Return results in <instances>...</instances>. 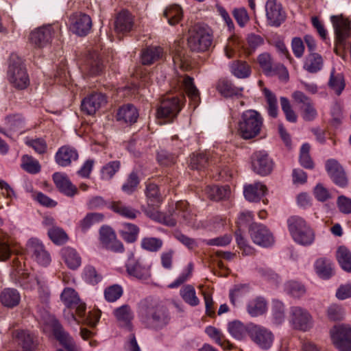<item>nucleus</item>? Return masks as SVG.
<instances>
[{"label": "nucleus", "mask_w": 351, "mask_h": 351, "mask_svg": "<svg viewBox=\"0 0 351 351\" xmlns=\"http://www.w3.org/2000/svg\"><path fill=\"white\" fill-rule=\"evenodd\" d=\"M139 317L146 328L154 330H162L171 319L169 311L164 305L149 300L141 303Z\"/></svg>", "instance_id": "nucleus-1"}, {"label": "nucleus", "mask_w": 351, "mask_h": 351, "mask_svg": "<svg viewBox=\"0 0 351 351\" xmlns=\"http://www.w3.org/2000/svg\"><path fill=\"white\" fill-rule=\"evenodd\" d=\"M61 299L69 308H75L78 318L73 312H69V321H76L77 323L85 322L91 326H95L100 319V313L94 312L86 315V305L82 302L76 291L71 288H65L61 294Z\"/></svg>", "instance_id": "nucleus-2"}, {"label": "nucleus", "mask_w": 351, "mask_h": 351, "mask_svg": "<svg viewBox=\"0 0 351 351\" xmlns=\"http://www.w3.org/2000/svg\"><path fill=\"white\" fill-rule=\"evenodd\" d=\"M13 271L11 272L12 278L26 289H32L36 285L38 287L39 298L43 302H47L49 298L50 293L45 282L41 281L34 276L25 272L19 261H14Z\"/></svg>", "instance_id": "nucleus-3"}, {"label": "nucleus", "mask_w": 351, "mask_h": 351, "mask_svg": "<svg viewBox=\"0 0 351 351\" xmlns=\"http://www.w3.org/2000/svg\"><path fill=\"white\" fill-rule=\"evenodd\" d=\"M263 126V119L257 111L248 110L243 112L239 122L238 133L243 139L257 136Z\"/></svg>", "instance_id": "nucleus-4"}, {"label": "nucleus", "mask_w": 351, "mask_h": 351, "mask_svg": "<svg viewBox=\"0 0 351 351\" xmlns=\"http://www.w3.org/2000/svg\"><path fill=\"white\" fill-rule=\"evenodd\" d=\"M289 231L295 242L299 245L308 246L314 243L315 236L306 221L298 216L291 217L287 220Z\"/></svg>", "instance_id": "nucleus-5"}, {"label": "nucleus", "mask_w": 351, "mask_h": 351, "mask_svg": "<svg viewBox=\"0 0 351 351\" xmlns=\"http://www.w3.org/2000/svg\"><path fill=\"white\" fill-rule=\"evenodd\" d=\"M8 75L10 82L17 89H25L29 84L23 60L16 54L10 56Z\"/></svg>", "instance_id": "nucleus-6"}, {"label": "nucleus", "mask_w": 351, "mask_h": 351, "mask_svg": "<svg viewBox=\"0 0 351 351\" xmlns=\"http://www.w3.org/2000/svg\"><path fill=\"white\" fill-rule=\"evenodd\" d=\"M332 344L339 351H351V326L337 325L330 330Z\"/></svg>", "instance_id": "nucleus-7"}, {"label": "nucleus", "mask_w": 351, "mask_h": 351, "mask_svg": "<svg viewBox=\"0 0 351 351\" xmlns=\"http://www.w3.org/2000/svg\"><path fill=\"white\" fill-rule=\"evenodd\" d=\"M289 322L292 327L301 331H308L313 326V317L301 306H292L289 311Z\"/></svg>", "instance_id": "nucleus-8"}, {"label": "nucleus", "mask_w": 351, "mask_h": 351, "mask_svg": "<svg viewBox=\"0 0 351 351\" xmlns=\"http://www.w3.org/2000/svg\"><path fill=\"white\" fill-rule=\"evenodd\" d=\"M250 328V338L259 348L267 350L272 346L274 335L270 330L255 324Z\"/></svg>", "instance_id": "nucleus-9"}, {"label": "nucleus", "mask_w": 351, "mask_h": 351, "mask_svg": "<svg viewBox=\"0 0 351 351\" xmlns=\"http://www.w3.org/2000/svg\"><path fill=\"white\" fill-rule=\"evenodd\" d=\"M180 100L177 97H167L162 100L157 110V117L164 119V123L171 122L181 110Z\"/></svg>", "instance_id": "nucleus-10"}, {"label": "nucleus", "mask_w": 351, "mask_h": 351, "mask_svg": "<svg viewBox=\"0 0 351 351\" xmlns=\"http://www.w3.org/2000/svg\"><path fill=\"white\" fill-rule=\"evenodd\" d=\"M249 232L253 242L258 245L267 247L274 243L272 233L263 224L254 223L251 225Z\"/></svg>", "instance_id": "nucleus-11"}, {"label": "nucleus", "mask_w": 351, "mask_h": 351, "mask_svg": "<svg viewBox=\"0 0 351 351\" xmlns=\"http://www.w3.org/2000/svg\"><path fill=\"white\" fill-rule=\"evenodd\" d=\"M27 250L39 265L47 267L50 264L51 256L39 240L30 239L27 243Z\"/></svg>", "instance_id": "nucleus-12"}, {"label": "nucleus", "mask_w": 351, "mask_h": 351, "mask_svg": "<svg viewBox=\"0 0 351 351\" xmlns=\"http://www.w3.org/2000/svg\"><path fill=\"white\" fill-rule=\"evenodd\" d=\"M125 267L130 276L141 281L147 280L151 278V266L140 259L130 258Z\"/></svg>", "instance_id": "nucleus-13"}, {"label": "nucleus", "mask_w": 351, "mask_h": 351, "mask_svg": "<svg viewBox=\"0 0 351 351\" xmlns=\"http://www.w3.org/2000/svg\"><path fill=\"white\" fill-rule=\"evenodd\" d=\"M70 29L80 36H86L90 31L92 21L90 17L84 13H75L69 18Z\"/></svg>", "instance_id": "nucleus-14"}, {"label": "nucleus", "mask_w": 351, "mask_h": 351, "mask_svg": "<svg viewBox=\"0 0 351 351\" xmlns=\"http://www.w3.org/2000/svg\"><path fill=\"white\" fill-rule=\"evenodd\" d=\"M49 322L54 336L64 348V350L60 349L58 351H77L73 339L63 330L59 322L53 317H50Z\"/></svg>", "instance_id": "nucleus-15"}, {"label": "nucleus", "mask_w": 351, "mask_h": 351, "mask_svg": "<svg viewBox=\"0 0 351 351\" xmlns=\"http://www.w3.org/2000/svg\"><path fill=\"white\" fill-rule=\"evenodd\" d=\"M252 167L257 174L267 176L272 171L273 162L265 152L258 151L252 156Z\"/></svg>", "instance_id": "nucleus-16"}, {"label": "nucleus", "mask_w": 351, "mask_h": 351, "mask_svg": "<svg viewBox=\"0 0 351 351\" xmlns=\"http://www.w3.org/2000/svg\"><path fill=\"white\" fill-rule=\"evenodd\" d=\"M266 16L271 26L279 27L285 20V12L276 0H267L265 5Z\"/></svg>", "instance_id": "nucleus-17"}, {"label": "nucleus", "mask_w": 351, "mask_h": 351, "mask_svg": "<svg viewBox=\"0 0 351 351\" xmlns=\"http://www.w3.org/2000/svg\"><path fill=\"white\" fill-rule=\"evenodd\" d=\"M331 22L335 29L336 43L340 46L344 45L350 35V21L341 16H332Z\"/></svg>", "instance_id": "nucleus-18"}, {"label": "nucleus", "mask_w": 351, "mask_h": 351, "mask_svg": "<svg viewBox=\"0 0 351 351\" xmlns=\"http://www.w3.org/2000/svg\"><path fill=\"white\" fill-rule=\"evenodd\" d=\"M326 170L333 182L345 187L348 184V178L342 166L335 159H328L325 164Z\"/></svg>", "instance_id": "nucleus-19"}, {"label": "nucleus", "mask_w": 351, "mask_h": 351, "mask_svg": "<svg viewBox=\"0 0 351 351\" xmlns=\"http://www.w3.org/2000/svg\"><path fill=\"white\" fill-rule=\"evenodd\" d=\"M107 102L106 97L101 93H94L85 97L81 104L82 110L93 115Z\"/></svg>", "instance_id": "nucleus-20"}, {"label": "nucleus", "mask_w": 351, "mask_h": 351, "mask_svg": "<svg viewBox=\"0 0 351 351\" xmlns=\"http://www.w3.org/2000/svg\"><path fill=\"white\" fill-rule=\"evenodd\" d=\"M53 33L54 29L51 25H45L32 31L29 40L35 47L41 48L51 42Z\"/></svg>", "instance_id": "nucleus-21"}, {"label": "nucleus", "mask_w": 351, "mask_h": 351, "mask_svg": "<svg viewBox=\"0 0 351 351\" xmlns=\"http://www.w3.org/2000/svg\"><path fill=\"white\" fill-rule=\"evenodd\" d=\"M79 158L77 150L70 145L60 147L55 155L56 163L61 167L69 166Z\"/></svg>", "instance_id": "nucleus-22"}, {"label": "nucleus", "mask_w": 351, "mask_h": 351, "mask_svg": "<svg viewBox=\"0 0 351 351\" xmlns=\"http://www.w3.org/2000/svg\"><path fill=\"white\" fill-rule=\"evenodd\" d=\"M53 180L59 191L66 196L73 197L77 193V189L65 174L55 173L53 175Z\"/></svg>", "instance_id": "nucleus-23"}, {"label": "nucleus", "mask_w": 351, "mask_h": 351, "mask_svg": "<svg viewBox=\"0 0 351 351\" xmlns=\"http://www.w3.org/2000/svg\"><path fill=\"white\" fill-rule=\"evenodd\" d=\"M314 269L317 276L324 280L330 278L335 274L334 264L326 257L317 258L314 263Z\"/></svg>", "instance_id": "nucleus-24"}, {"label": "nucleus", "mask_w": 351, "mask_h": 351, "mask_svg": "<svg viewBox=\"0 0 351 351\" xmlns=\"http://www.w3.org/2000/svg\"><path fill=\"white\" fill-rule=\"evenodd\" d=\"M113 315L121 327L128 330H132V321L134 318V314L128 305L124 304L115 308Z\"/></svg>", "instance_id": "nucleus-25"}, {"label": "nucleus", "mask_w": 351, "mask_h": 351, "mask_svg": "<svg viewBox=\"0 0 351 351\" xmlns=\"http://www.w3.org/2000/svg\"><path fill=\"white\" fill-rule=\"evenodd\" d=\"M133 26V17L129 12L123 10L119 13L114 23L115 31L117 33H128L132 29Z\"/></svg>", "instance_id": "nucleus-26"}, {"label": "nucleus", "mask_w": 351, "mask_h": 351, "mask_svg": "<svg viewBox=\"0 0 351 351\" xmlns=\"http://www.w3.org/2000/svg\"><path fill=\"white\" fill-rule=\"evenodd\" d=\"M267 189L261 182H255L244 187V196L249 202H257L266 194Z\"/></svg>", "instance_id": "nucleus-27"}, {"label": "nucleus", "mask_w": 351, "mask_h": 351, "mask_svg": "<svg viewBox=\"0 0 351 351\" xmlns=\"http://www.w3.org/2000/svg\"><path fill=\"white\" fill-rule=\"evenodd\" d=\"M60 256L66 266L71 269H76L81 265V256L73 247H64L60 250Z\"/></svg>", "instance_id": "nucleus-28"}, {"label": "nucleus", "mask_w": 351, "mask_h": 351, "mask_svg": "<svg viewBox=\"0 0 351 351\" xmlns=\"http://www.w3.org/2000/svg\"><path fill=\"white\" fill-rule=\"evenodd\" d=\"M254 323H250L245 325L243 323L239 320H234L230 322L228 325V330L230 335L237 339H244L247 335L250 337V328L253 326Z\"/></svg>", "instance_id": "nucleus-29"}, {"label": "nucleus", "mask_w": 351, "mask_h": 351, "mask_svg": "<svg viewBox=\"0 0 351 351\" xmlns=\"http://www.w3.org/2000/svg\"><path fill=\"white\" fill-rule=\"evenodd\" d=\"M21 301L19 292L14 288H5L0 294V302L8 308L16 306Z\"/></svg>", "instance_id": "nucleus-30"}, {"label": "nucleus", "mask_w": 351, "mask_h": 351, "mask_svg": "<svg viewBox=\"0 0 351 351\" xmlns=\"http://www.w3.org/2000/svg\"><path fill=\"white\" fill-rule=\"evenodd\" d=\"M247 312L253 317L263 315L267 310V303L265 298L256 297L250 300L246 306Z\"/></svg>", "instance_id": "nucleus-31"}, {"label": "nucleus", "mask_w": 351, "mask_h": 351, "mask_svg": "<svg viewBox=\"0 0 351 351\" xmlns=\"http://www.w3.org/2000/svg\"><path fill=\"white\" fill-rule=\"evenodd\" d=\"M324 65L322 56L317 53H309L304 60L303 68L311 73L319 71Z\"/></svg>", "instance_id": "nucleus-32"}, {"label": "nucleus", "mask_w": 351, "mask_h": 351, "mask_svg": "<svg viewBox=\"0 0 351 351\" xmlns=\"http://www.w3.org/2000/svg\"><path fill=\"white\" fill-rule=\"evenodd\" d=\"M213 32L206 25H199V52L209 49L213 44Z\"/></svg>", "instance_id": "nucleus-33"}, {"label": "nucleus", "mask_w": 351, "mask_h": 351, "mask_svg": "<svg viewBox=\"0 0 351 351\" xmlns=\"http://www.w3.org/2000/svg\"><path fill=\"white\" fill-rule=\"evenodd\" d=\"M109 208L119 215L130 219H134L139 214V211L130 206H127L121 201L112 202Z\"/></svg>", "instance_id": "nucleus-34"}, {"label": "nucleus", "mask_w": 351, "mask_h": 351, "mask_svg": "<svg viewBox=\"0 0 351 351\" xmlns=\"http://www.w3.org/2000/svg\"><path fill=\"white\" fill-rule=\"evenodd\" d=\"M4 124L10 132L22 133L25 131V120L21 114L7 116Z\"/></svg>", "instance_id": "nucleus-35"}, {"label": "nucleus", "mask_w": 351, "mask_h": 351, "mask_svg": "<svg viewBox=\"0 0 351 351\" xmlns=\"http://www.w3.org/2000/svg\"><path fill=\"white\" fill-rule=\"evenodd\" d=\"M138 117L136 108L132 104L124 105L119 109L117 120L123 121L126 123H135Z\"/></svg>", "instance_id": "nucleus-36"}, {"label": "nucleus", "mask_w": 351, "mask_h": 351, "mask_svg": "<svg viewBox=\"0 0 351 351\" xmlns=\"http://www.w3.org/2000/svg\"><path fill=\"white\" fill-rule=\"evenodd\" d=\"M163 49L160 47H149L141 53L143 64L149 65L162 58Z\"/></svg>", "instance_id": "nucleus-37"}, {"label": "nucleus", "mask_w": 351, "mask_h": 351, "mask_svg": "<svg viewBox=\"0 0 351 351\" xmlns=\"http://www.w3.org/2000/svg\"><path fill=\"white\" fill-rule=\"evenodd\" d=\"M217 88L219 92L226 97L241 96L243 90V88L237 87L227 80H219Z\"/></svg>", "instance_id": "nucleus-38"}, {"label": "nucleus", "mask_w": 351, "mask_h": 351, "mask_svg": "<svg viewBox=\"0 0 351 351\" xmlns=\"http://www.w3.org/2000/svg\"><path fill=\"white\" fill-rule=\"evenodd\" d=\"M206 333L215 341L223 350H232V344L225 337L223 334L213 326H208L205 329Z\"/></svg>", "instance_id": "nucleus-39"}, {"label": "nucleus", "mask_w": 351, "mask_h": 351, "mask_svg": "<svg viewBox=\"0 0 351 351\" xmlns=\"http://www.w3.org/2000/svg\"><path fill=\"white\" fill-rule=\"evenodd\" d=\"M328 85L337 95H341L346 86L343 75L335 73V69L333 68L330 71Z\"/></svg>", "instance_id": "nucleus-40"}, {"label": "nucleus", "mask_w": 351, "mask_h": 351, "mask_svg": "<svg viewBox=\"0 0 351 351\" xmlns=\"http://www.w3.org/2000/svg\"><path fill=\"white\" fill-rule=\"evenodd\" d=\"M163 15L167 19L169 25H175L181 21L183 12L180 5L173 4L165 10Z\"/></svg>", "instance_id": "nucleus-41"}, {"label": "nucleus", "mask_w": 351, "mask_h": 351, "mask_svg": "<svg viewBox=\"0 0 351 351\" xmlns=\"http://www.w3.org/2000/svg\"><path fill=\"white\" fill-rule=\"evenodd\" d=\"M204 193L210 199L219 201L228 195L229 191L226 186L219 187L215 185H208L204 189Z\"/></svg>", "instance_id": "nucleus-42"}, {"label": "nucleus", "mask_w": 351, "mask_h": 351, "mask_svg": "<svg viewBox=\"0 0 351 351\" xmlns=\"http://www.w3.org/2000/svg\"><path fill=\"white\" fill-rule=\"evenodd\" d=\"M194 269V264L189 263L187 265L183 268L179 276L167 287L169 289H175L181 286L182 284L188 281L193 275Z\"/></svg>", "instance_id": "nucleus-43"}, {"label": "nucleus", "mask_w": 351, "mask_h": 351, "mask_svg": "<svg viewBox=\"0 0 351 351\" xmlns=\"http://www.w3.org/2000/svg\"><path fill=\"white\" fill-rule=\"evenodd\" d=\"M16 339L23 351H33L35 348L32 335L25 330L18 331L16 334Z\"/></svg>", "instance_id": "nucleus-44"}, {"label": "nucleus", "mask_w": 351, "mask_h": 351, "mask_svg": "<svg viewBox=\"0 0 351 351\" xmlns=\"http://www.w3.org/2000/svg\"><path fill=\"white\" fill-rule=\"evenodd\" d=\"M145 195L149 205L152 206H158L162 202V197L158 187L154 183H149L146 185Z\"/></svg>", "instance_id": "nucleus-45"}, {"label": "nucleus", "mask_w": 351, "mask_h": 351, "mask_svg": "<svg viewBox=\"0 0 351 351\" xmlns=\"http://www.w3.org/2000/svg\"><path fill=\"white\" fill-rule=\"evenodd\" d=\"M337 259L343 270L351 271V252L346 247L341 246L338 248Z\"/></svg>", "instance_id": "nucleus-46"}, {"label": "nucleus", "mask_w": 351, "mask_h": 351, "mask_svg": "<svg viewBox=\"0 0 351 351\" xmlns=\"http://www.w3.org/2000/svg\"><path fill=\"white\" fill-rule=\"evenodd\" d=\"M139 233V228L134 224L130 223H124L122 224L121 234L123 239L128 242H134Z\"/></svg>", "instance_id": "nucleus-47"}, {"label": "nucleus", "mask_w": 351, "mask_h": 351, "mask_svg": "<svg viewBox=\"0 0 351 351\" xmlns=\"http://www.w3.org/2000/svg\"><path fill=\"white\" fill-rule=\"evenodd\" d=\"M21 168L29 173L36 174L40 171L39 162L29 155H24L21 158Z\"/></svg>", "instance_id": "nucleus-48"}, {"label": "nucleus", "mask_w": 351, "mask_h": 351, "mask_svg": "<svg viewBox=\"0 0 351 351\" xmlns=\"http://www.w3.org/2000/svg\"><path fill=\"white\" fill-rule=\"evenodd\" d=\"M232 73L238 78L247 77L251 73L250 66L243 61H236L230 66Z\"/></svg>", "instance_id": "nucleus-49"}, {"label": "nucleus", "mask_w": 351, "mask_h": 351, "mask_svg": "<svg viewBox=\"0 0 351 351\" xmlns=\"http://www.w3.org/2000/svg\"><path fill=\"white\" fill-rule=\"evenodd\" d=\"M182 86L189 98L193 101L194 108H195L197 90L195 84L194 79L190 76L185 75L182 81Z\"/></svg>", "instance_id": "nucleus-50"}, {"label": "nucleus", "mask_w": 351, "mask_h": 351, "mask_svg": "<svg viewBox=\"0 0 351 351\" xmlns=\"http://www.w3.org/2000/svg\"><path fill=\"white\" fill-rule=\"evenodd\" d=\"M104 219V215L98 213H90L80 221L79 226L84 232H86L95 223L101 222Z\"/></svg>", "instance_id": "nucleus-51"}, {"label": "nucleus", "mask_w": 351, "mask_h": 351, "mask_svg": "<svg viewBox=\"0 0 351 351\" xmlns=\"http://www.w3.org/2000/svg\"><path fill=\"white\" fill-rule=\"evenodd\" d=\"M163 245V241L160 238L144 237L141 241V247L148 252H156L159 251Z\"/></svg>", "instance_id": "nucleus-52"}, {"label": "nucleus", "mask_w": 351, "mask_h": 351, "mask_svg": "<svg viewBox=\"0 0 351 351\" xmlns=\"http://www.w3.org/2000/svg\"><path fill=\"white\" fill-rule=\"evenodd\" d=\"M139 183L140 180L137 173L132 171L129 174L127 180L122 185L121 190L128 195H132L137 190Z\"/></svg>", "instance_id": "nucleus-53"}, {"label": "nucleus", "mask_w": 351, "mask_h": 351, "mask_svg": "<svg viewBox=\"0 0 351 351\" xmlns=\"http://www.w3.org/2000/svg\"><path fill=\"white\" fill-rule=\"evenodd\" d=\"M120 162L118 160L111 161L104 166L101 170L102 180H110L120 169Z\"/></svg>", "instance_id": "nucleus-54"}, {"label": "nucleus", "mask_w": 351, "mask_h": 351, "mask_svg": "<svg viewBox=\"0 0 351 351\" xmlns=\"http://www.w3.org/2000/svg\"><path fill=\"white\" fill-rule=\"evenodd\" d=\"M258 62L263 71L266 75H271L274 73L273 68L276 64H274L271 56L264 53L258 57Z\"/></svg>", "instance_id": "nucleus-55"}, {"label": "nucleus", "mask_w": 351, "mask_h": 351, "mask_svg": "<svg viewBox=\"0 0 351 351\" xmlns=\"http://www.w3.org/2000/svg\"><path fill=\"white\" fill-rule=\"evenodd\" d=\"M180 295L189 304L195 306L197 304L196 291L193 286L187 285L180 289Z\"/></svg>", "instance_id": "nucleus-56"}, {"label": "nucleus", "mask_w": 351, "mask_h": 351, "mask_svg": "<svg viewBox=\"0 0 351 351\" xmlns=\"http://www.w3.org/2000/svg\"><path fill=\"white\" fill-rule=\"evenodd\" d=\"M48 235L50 239L58 245L65 243L68 239L67 234L63 229L57 226H53L49 228L48 230Z\"/></svg>", "instance_id": "nucleus-57"}, {"label": "nucleus", "mask_w": 351, "mask_h": 351, "mask_svg": "<svg viewBox=\"0 0 351 351\" xmlns=\"http://www.w3.org/2000/svg\"><path fill=\"white\" fill-rule=\"evenodd\" d=\"M285 291L294 298H300L306 291L304 287L295 281H289L285 285Z\"/></svg>", "instance_id": "nucleus-58"}, {"label": "nucleus", "mask_w": 351, "mask_h": 351, "mask_svg": "<svg viewBox=\"0 0 351 351\" xmlns=\"http://www.w3.org/2000/svg\"><path fill=\"white\" fill-rule=\"evenodd\" d=\"M310 145L308 143L302 145L300 149V162L306 169H313L314 164L309 155Z\"/></svg>", "instance_id": "nucleus-59"}, {"label": "nucleus", "mask_w": 351, "mask_h": 351, "mask_svg": "<svg viewBox=\"0 0 351 351\" xmlns=\"http://www.w3.org/2000/svg\"><path fill=\"white\" fill-rule=\"evenodd\" d=\"M123 294V289L119 285H113L108 287L104 291V296L107 301L113 302L121 298Z\"/></svg>", "instance_id": "nucleus-60"}, {"label": "nucleus", "mask_w": 351, "mask_h": 351, "mask_svg": "<svg viewBox=\"0 0 351 351\" xmlns=\"http://www.w3.org/2000/svg\"><path fill=\"white\" fill-rule=\"evenodd\" d=\"M280 105L283 112L285 114L286 119L291 123L297 121V116L293 110L289 99L286 97H281L280 99Z\"/></svg>", "instance_id": "nucleus-61"}, {"label": "nucleus", "mask_w": 351, "mask_h": 351, "mask_svg": "<svg viewBox=\"0 0 351 351\" xmlns=\"http://www.w3.org/2000/svg\"><path fill=\"white\" fill-rule=\"evenodd\" d=\"M83 278L88 283L95 285L101 280V277L93 266L88 265L84 269Z\"/></svg>", "instance_id": "nucleus-62"}, {"label": "nucleus", "mask_w": 351, "mask_h": 351, "mask_svg": "<svg viewBox=\"0 0 351 351\" xmlns=\"http://www.w3.org/2000/svg\"><path fill=\"white\" fill-rule=\"evenodd\" d=\"M300 109L302 117L306 121H311L317 116V112L313 101L308 105L300 106Z\"/></svg>", "instance_id": "nucleus-63"}, {"label": "nucleus", "mask_w": 351, "mask_h": 351, "mask_svg": "<svg viewBox=\"0 0 351 351\" xmlns=\"http://www.w3.org/2000/svg\"><path fill=\"white\" fill-rule=\"evenodd\" d=\"M345 315L344 309L339 305L332 304L327 309V316L332 321L341 320Z\"/></svg>", "instance_id": "nucleus-64"}]
</instances>
